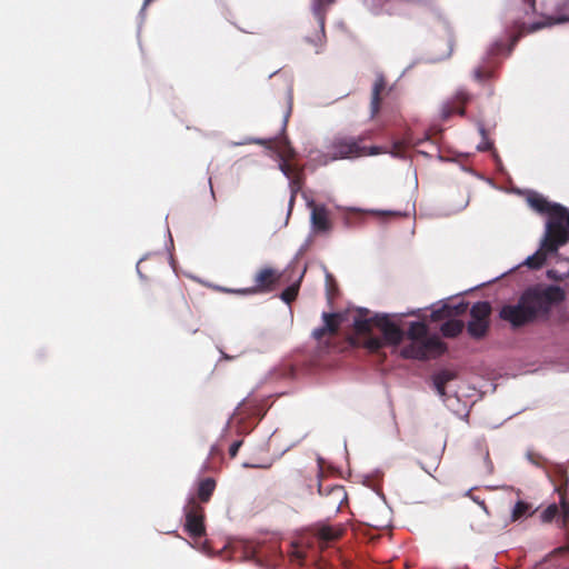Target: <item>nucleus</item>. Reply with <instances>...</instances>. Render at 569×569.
Instances as JSON below:
<instances>
[{
	"instance_id": "f257e3e1",
	"label": "nucleus",
	"mask_w": 569,
	"mask_h": 569,
	"mask_svg": "<svg viewBox=\"0 0 569 569\" xmlns=\"http://www.w3.org/2000/svg\"><path fill=\"white\" fill-rule=\"evenodd\" d=\"M563 298V291L557 286L529 287L521 293L517 303L505 305L499 311V317L513 329H518L540 318H547L552 306Z\"/></svg>"
},
{
	"instance_id": "f03ea898",
	"label": "nucleus",
	"mask_w": 569,
	"mask_h": 569,
	"mask_svg": "<svg viewBox=\"0 0 569 569\" xmlns=\"http://www.w3.org/2000/svg\"><path fill=\"white\" fill-rule=\"evenodd\" d=\"M356 337L352 345L361 346L369 352H379L385 346H397L403 339V331L386 315L355 319Z\"/></svg>"
},
{
	"instance_id": "7ed1b4c3",
	"label": "nucleus",
	"mask_w": 569,
	"mask_h": 569,
	"mask_svg": "<svg viewBox=\"0 0 569 569\" xmlns=\"http://www.w3.org/2000/svg\"><path fill=\"white\" fill-rule=\"evenodd\" d=\"M407 336L412 342L406 346L401 355L408 359L426 360L442 355L447 347L438 337H428V327L425 322L410 323Z\"/></svg>"
},
{
	"instance_id": "20e7f679",
	"label": "nucleus",
	"mask_w": 569,
	"mask_h": 569,
	"mask_svg": "<svg viewBox=\"0 0 569 569\" xmlns=\"http://www.w3.org/2000/svg\"><path fill=\"white\" fill-rule=\"evenodd\" d=\"M282 278V272L271 267H263L254 276V286L243 289H222L228 293L241 296H251L259 293H269L273 291Z\"/></svg>"
},
{
	"instance_id": "39448f33",
	"label": "nucleus",
	"mask_w": 569,
	"mask_h": 569,
	"mask_svg": "<svg viewBox=\"0 0 569 569\" xmlns=\"http://www.w3.org/2000/svg\"><path fill=\"white\" fill-rule=\"evenodd\" d=\"M169 278L168 281H162L154 287L151 299L152 302L172 310L186 305V299L179 281L174 277Z\"/></svg>"
},
{
	"instance_id": "423d86ee",
	"label": "nucleus",
	"mask_w": 569,
	"mask_h": 569,
	"mask_svg": "<svg viewBox=\"0 0 569 569\" xmlns=\"http://www.w3.org/2000/svg\"><path fill=\"white\" fill-rule=\"evenodd\" d=\"M382 152L380 147H371L369 149L361 147L359 141L353 138H338L331 143L329 154L336 160L368 154L375 156Z\"/></svg>"
},
{
	"instance_id": "0eeeda50",
	"label": "nucleus",
	"mask_w": 569,
	"mask_h": 569,
	"mask_svg": "<svg viewBox=\"0 0 569 569\" xmlns=\"http://www.w3.org/2000/svg\"><path fill=\"white\" fill-rule=\"evenodd\" d=\"M492 308L488 301H478L470 309L471 320L468 322V333L475 339L483 338L489 330V317Z\"/></svg>"
},
{
	"instance_id": "6e6552de",
	"label": "nucleus",
	"mask_w": 569,
	"mask_h": 569,
	"mask_svg": "<svg viewBox=\"0 0 569 569\" xmlns=\"http://www.w3.org/2000/svg\"><path fill=\"white\" fill-rule=\"evenodd\" d=\"M183 510L186 518L184 530L193 539L203 537L206 535L203 507L192 497L188 500Z\"/></svg>"
},
{
	"instance_id": "1a4fd4ad",
	"label": "nucleus",
	"mask_w": 569,
	"mask_h": 569,
	"mask_svg": "<svg viewBox=\"0 0 569 569\" xmlns=\"http://www.w3.org/2000/svg\"><path fill=\"white\" fill-rule=\"evenodd\" d=\"M563 220L551 218L546 228V234L541 242L542 250L547 252H556L559 247L563 246L568 239V230L563 226Z\"/></svg>"
},
{
	"instance_id": "9d476101",
	"label": "nucleus",
	"mask_w": 569,
	"mask_h": 569,
	"mask_svg": "<svg viewBox=\"0 0 569 569\" xmlns=\"http://www.w3.org/2000/svg\"><path fill=\"white\" fill-rule=\"evenodd\" d=\"M470 100V96L463 89L457 90L452 99L446 101L441 107V119L448 120L452 114L465 116V106Z\"/></svg>"
},
{
	"instance_id": "9b49d317",
	"label": "nucleus",
	"mask_w": 569,
	"mask_h": 569,
	"mask_svg": "<svg viewBox=\"0 0 569 569\" xmlns=\"http://www.w3.org/2000/svg\"><path fill=\"white\" fill-rule=\"evenodd\" d=\"M529 206L539 213H548L551 218H557L565 213V207L559 203H551L541 194L535 193L528 197Z\"/></svg>"
},
{
	"instance_id": "f8f14e48",
	"label": "nucleus",
	"mask_w": 569,
	"mask_h": 569,
	"mask_svg": "<svg viewBox=\"0 0 569 569\" xmlns=\"http://www.w3.org/2000/svg\"><path fill=\"white\" fill-rule=\"evenodd\" d=\"M318 492L327 499L329 507L339 509L342 502L347 499V492L340 485H325L320 482L318 486Z\"/></svg>"
},
{
	"instance_id": "ddd939ff",
	"label": "nucleus",
	"mask_w": 569,
	"mask_h": 569,
	"mask_svg": "<svg viewBox=\"0 0 569 569\" xmlns=\"http://www.w3.org/2000/svg\"><path fill=\"white\" fill-rule=\"evenodd\" d=\"M322 319L323 325L312 331V337L318 342H321L326 337L335 336L338 332L340 326V318L337 313L325 312L322 315Z\"/></svg>"
},
{
	"instance_id": "4468645a",
	"label": "nucleus",
	"mask_w": 569,
	"mask_h": 569,
	"mask_svg": "<svg viewBox=\"0 0 569 569\" xmlns=\"http://www.w3.org/2000/svg\"><path fill=\"white\" fill-rule=\"evenodd\" d=\"M311 207V223L312 228L317 232H329L332 229L331 221L329 219V211L322 204L310 203Z\"/></svg>"
},
{
	"instance_id": "2eb2a0df",
	"label": "nucleus",
	"mask_w": 569,
	"mask_h": 569,
	"mask_svg": "<svg viewBox=\"0 0 569 569\" xmlns=\"http://www.w3.org/2000/svg\"><path fill=\"white\" fill-rule=\"evenodd\" d=\"M467 302H460L456 306L443 305L441 308H438L431 312V320L439 321L453 316H461L467 311Z\"/></svg>"
},
{
	"instance_id": "dca6fc26",
	"label": "nucleus",
	"mask_w": 569,
	"mask_h": 569,
	"mask_svg": "<svg viewBox=\"0 0 569 569\" xmlns=\"http://www.w3.org/2000/svg\"><path fill=\"white\" fill-rule=\"evenodd\" d=\"M313 530L317 538L323 542L338 540L345 531L341 526H330L325 523L317 525Z\"/></svg>"
},
{
	"instance_id": "f3484780",
	"label": "nucleus",
	"mask_w": 569,
	"mask_h": 569,
	"mask_svg": "<svg viewBox=\"0 0 569 569\" xmlns=\"http://www.w3.org/2000/svg\"><path fill=\"white\" fill-rule=\"evenodd\" d=\"M387 93V83L382 76H380L372 88V96H371V103H370V111L371 117L375 118L379 111H380V103L382 100V97Z\"/></svg>"
},
{
	"instance_id": "a211bd4d",
	"label": "nucleus",
	"mask_w": 569,
	"mask_h": 569,
	"mask_svg": "<svg viewBox=\"0 0 569 569\" xmlns=\"http://www.w3.org/2000/svg\"><path fill=\"white\" fill-rule=\"evenodd\" d=\"M456 378L457 373L448 369L440 370L432 376L433 387L441 398H445L447 396V383L455 380Z\"/></svg>"
},
{
	"instance_id": "6ab92c4d",
	"label": "nucleus",
	"mask_w": 569,
	"mask_h": 569,
	"mask_svg": "<svg viewBox=\"0 0 569 569\" xmlns=\"http://www.w3.org/2000/svg\"><path fill=\"white\" fill-rule=\"evenodd\" d=\"M269 148L276 149L280 158L293 159L296 156L295 149L286 138L268 141Z\"/></svg>"
},
{
	"instance_id": "aec40b11",
	"label": "nucleus",
	"mask_w": 569,
	"mask_h": 569,
	"mask_svg": "<svg viewBox=\"0 0 569 569\" xmlns=\"http://www.w3.org/2000/svg\"><path fill=\"white\" fill-rule=\"evenodd\" d=\"M216 489V481L213 478H204L198 485V499L202 503L209 502Z\"/></svg>"
},
{
	"instance_id": "412c9836",
	"label": "nucleus",
	"mask_w": 569,
	"mask_h": 569,
	"mask_svg": "<svg viewBox=\"0 0 569 569\" xmlns=\"http://www.w3.org/2000/svg\"><path fill=\"white\" fill-rule=\"evenodd\" d=\"M569 21V16H549V17H546L543 18L542 20L538 21V22H535L530 26H527V27H523V29L526 31H536V30H539L541 28H546V27H551L553 24H558V23H563V22H567Z\"/></svg>"
},
{
	"instance_id": "4be33fe9",
	"label": "nucleus",
	"mask_w": 569,
	"mask_h": 569,
	"mask_svg": "<svg viewBox=\"0 0 569 569\" xmlns=\"http://www.w3.org/2000/svg\"><path fill=\"white\" fill-rule=\"evenodd\" d=\"M465 328V323L461 320L451 319L441 325L440 331L447 338H456L459 336Z\"/></svg>"
},
{
	"instance_id": "5701e85b",
	"label": "nucleus",
	"mask_w": 569,
	"mask_h": 569,
	"mask_svg": "<svg viewBox=\"0 0 569 569\" xmlns=\"http://www.w3.org/2000/svg\"><path fill=\"white\" fill-rule=\"evenodd\" d=\"M420 142V140H415L412 137H407L403 140H397L392 143L390 153L395 157L402 158L406 156L409 146H417Z\"/></svg>"
},
{
	"instance_id": "b1692460",
	"label": "nucleus",
	"mask_w": 569,
	"mask_h": 569,
	"mask_svg": "<svg viewBox=\"0 0 569 569\" xmlns=\"http://www.w3.org/2000/svg\"><path fill=\"white\" fill-rule=\"evenodd\" d=\"M537 509H533V506L529 502L519 500L515 505L512 512H511V519L512 521H517L521 518L531 516Z\"/></svg>"
},
{
	"instance_id": "393cba45",
	"label": "nucleus",
	"mask_w": 569,
	"mask_h": 569,
	"mask_svg": "<svg viewBox=\"0 0 569 569\" xmlns=\"http://www.w3.org/2000/svg\"><path fill=\"white\" fill-rule=\"evenodd\" d=\"M547 253L540 248L535 254L527 258L526 264L531 269H540L546 262Z\"/></svg>"
},
{
	"instance_id": "a878e982",
	"label": "nucleus",
	"mask_w": 569,
	"mask_h": 569,
	"mask_svg": "<svg viewBox=\"0 0 569 569\" xmlns=\"http://www.w3.org/2000/svg\"><path fill=\"white\" fill-rule=\"evenodd\" d=\"M302 279V276L299 278V280L289 287H287L280 295V298L288 305H290L292 301L296 300L299 293L300 288V281Z\"/></svg>"
},
{
	"instance_id": "bb28decb",
	"label": "nucleus",
	"mask_w": 569,
	"mask_h": 569,
	"mask_svg": "<svg viewBox=\"0 0 569 569\" xmlns=\"http://www.w3.org/2000/svg\"><path fill=\"white\" fill-rule=\"evenodd\" d=\"M558 521L561 528L566 530L567 537L569 538V502L561 498V509L559 510Z\"/></svg>"
},
{
	"instance_id": "cd10ccee",
	"label": "nucleus",
	"mask_w": 569,
	"mask_h": 569,
	"mask_svg": "<svg viewBox=\"0 0 569 569\" xmlns=\"http://www.w3.org/2000/svg\"><path fill=\"white\" fill-rule=\"evenodd\" d=\"M559 507L556 503L549 505L541 513L540 519L543 523H550L559 516Z\"/></svg>"
},
{
	"instance_id": "c85d7f7f",
	"label": "nucleus",
	"mask_w": 569,
	"mask_h": 569,
	"mask_svg": "<svg viewBox=\"0 0 569 569\" xmlns=\"http://www.w3.org/2000/svg\"><path fill=\"white\" fill-rule=\"evenodd\" d=\"M291 159L281 158L280 162V169L281 171L290 178L291 176L296 174V167L290 162Z\"/></svg>"
},
{
	"instance_id": "c756f323",
	"label": "nucleus",
	"mask_w": 569,
	"mask_h": 569,
	"mask_svg": "<svg viewBox=\"0 0 569 569\" xmlns=\"http://www.w3.org/2000/svg\"><path fill=\"white\" fill-rule=\"evenodd\" d=\"M241 446H242V440H237L230 446V448H229L230 458H234L237 456Z\"/></svg>"
},
{
	"instance_id": "7c9ffc66",
	"label": "nucleus",
	"mask_w": 569,
	"mask_h": 569,
	"mask_svg": "<svg viewBox=\"0 0 569 569\" xmlns=\"http://www.w3.org/2000/svg\"><path fill=\"white\" fill-rule=\"evenodd\" d=\"M147 268V261L144 260H140L137 264V271L138 273L140 274L141 278H146V276L143 274V269Z\"/></svg>"
},
{
	"instance_id": "2f4dec72",
	"label": "nucleus",
	"mask_w": 569,
	"mask_h": 569,
	"mask_svg": "<svg viewBox=\"0 0 569 569\" xmlns=\"http://www.w3.org/2000/svg\"><path fill=\"white\" fill-rule=\"evenodd\" d=\"M332 0H315L313 9L318 11L320 7L329 4Z\"/></svg>"
},
{
	"instance_id": "473e14b6",
	"label": "nucleus",
	"mask_w": 569,
	"mask_h": 569,
	"mask_svg": "<svg viewBox=\"0 0 569 569\" xmlns=\"http://www.w3.org/2000/svg\"><path fill=\"white\" fill-rule=\"evenodd\" d=\"M528 458H529V460H530L532 463H535V465H537V466H539V465H540V462H539V460L541 459V457H540V456L535 455V453H528Z\"/></svg>"
},
{
	"instance_id": "72a5a7b5",
	"label": "nucleus",
	"mask_w": 569,
	"mask_h": 569,
	"mask_svg": "<svg viewBox=\"0 0 569 569\" xmlns=\"http://www.w3.org/2000/svg\"><path fill=\"white\" fill-rule=\"evenodd\" d=\"M558 219L563 220L567 227L569 228V211L567 208H565V213L558 217Z\"/></svg>"
},
{
	"instance_id": "f704fd0d",
	"label": "nucleus",
	"mask_w": 569,
	"mask_h": 569,
	"mask_svg": "<svg viewBox=\"0 0 569 569\" xmlns=\"http://www.w3.org/2000/svg\"><path fill=\"white\" fill-rule=\"evenodd\" d=\"M492 147V143H486L483 147H479L480 150L485 151V150H489L490 148Z\"/></svg>"
},
{
	"instance_id": "c9c22d12",
	"label": "nucleus",
	"mask_w": 569,
	"mask_h": 569,
	"mask_svg": "<svg viewBox=\"0 0 569 569\" xmlns=\"http://www.w3.org/2000/svg\"><path fill=\"white\" fill-rule=\"evenodd\" d=\"M293 557L297 559V561H299L301 563V560H302L303 557H302V555L300 552H296L293 555Z\"/></svg>"
},
{
	"instance_id": "e433bc0d",
	"label": "nucleus",
	"mask_w": 569,
	"mask_h": 569,
	"mask_svg": "<svg viewBox=\"0 0 569 569\" xmlns=\"http://www.w3.org/2000/svg\"><path fill=\"white\" fill-rule=\"evenodd\" d=\"M242 406L244 407V410H249L250 409V401L249 400H246Z\"/></svg>"
},
{
	"instance_id": "4c0bfd02",
	"label": "nucleus",
	"mask_w": 569,
	"mask_h": 569,
	"mask_svg": "<svg viewBox=\"0 0 569 569\" xmlns=\"http://www.w3.org/2000/svg\"><path fill=\"white\" fill-rule=\"evenodd\" d=\"M256 143H259V144H266L267 141L266 140H262V139H258L254 141Z\"/></svg>"
},
{
	"instance_id": "58836bf2",
	"label": "nucleus",
	"mask_w": 569,
	"mask_h": 569,
	"mask_svg": "<svg viewBox=\"0 0 569 569\" xmlns=\"http://www.w3.org/2000/svg\"><path fill=\"white\" fill-rule=\"evenodd\" d=\"M246 467H250V468H259L260 466H256V465H244Z\"/></svg>"
},
{
	"instance_id": "ea45409f",
	"label": "nucleus",
	"mask_w": 569,
	"mask_h": 569,
	"mask_svg": "<svg viewBox=\"0 0 569 569\" xmlns=\"http://www.w3.org/2000/svg\"><path fill=\"white\" fill-rule=\"evenodd\" d=\"M495 48H496L497 51H500V44L499 43H496Z\"/></svg>"
},
{
	"instance_id": "a19ab883",
	"label": "nucleus",
	"mask_w": 569,
	"mask_h": 569,
	"mask_svg": "<svg viewBox=\"0 0 569 569\" xmlns=\"http://www.w3.org/2000/svg\"><path fill=\"white\" fill-rule=\"evenodd\" d=\"M150 1H151V0H144L143 9L146 8V6H147Z\"/></svg>"
}]
</instances>
